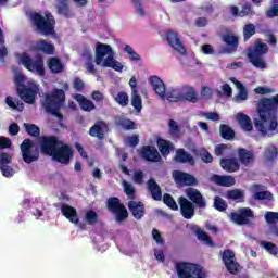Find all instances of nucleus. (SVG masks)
<instances>
[{
  "label": "nucleus",
  "mask_w": 278,
  "mask_h": 278,
  "mask_svg": "<svg viewBox=\"0 0 278 278\" xmlns=\"http://www.w3.org/2000/svg\"><path fill=\"white\" fill-rule=\"evenodd\" d=\"M258 119L254 127L263 138H273L278 134V93L270 98H261L256 103Z\"/></svg>",
  "instance_id": "obj_1"
},
{
  "label": "nucleus",
  "mask_w": 278,
  "mask_h": 278,
  "mask_svg": "<svg viewBox=\"0 0 278 278\" xmlns=\"http://www.w3.org/2000/svg\"><path fill=\"white\" fill-rule=\"evenodd\" d=\"M66 103V92L64 89H53L51 93H46L42 108L47 114H51L59 121H64V115L61 113L62 108Z\"/></svg>",
  "instance_id": "obj_2"
},
{
  "label": "nucleus",
  "mask_w": 278,
  "mask_h": 278,
  "mask_svg": "<svg viewBox=\"0 0 278 278\" xmlns=\"http://www.w3.org/2000/svg\"><path fill=\"white\" fill-rule=\"evenodd\" d=\"M266 53H268V45L262 42V40H256L253 48L248 50L247 58L252 66L261 71H266L268 67L266 59L264 58Z\"/></svg>",
  "instance_id": "obj_3"
},
{
  "label": "nucleus",
  "mask_w": 278,
  "mask_h": 278,
  "mask_svg": "<svg viewBox=\"0 0 278 278\" xmlns=\"http://www.w3.org/2000/svg\"><path fill=\"white\" fill-rule=\"evenodd\" d=\"M29 21L31 27L42 36H53L55 34V20L49 17V15L45 17L38 12H33L29 14Z\"/></svg>",
  "instance_id": "obj_4"
},
{
  "label": "nucleus",
  "mask_w": 278,
  "mask_h": 278,
  "mask_svg": "<svg viewBox=\"0 0 278 278\" xmlns=\"http://www.w3.org/2000/svg\"><path fill=\"white\" fill-rule=\"evenodd\" d=\"M149 84L152 86L154 92L160 97V99H167L170 103H179L181 100V91L173 89L166 93V85L164 80H161L157 76H151L149 78Z\"/></svg>",
  "instance_id": "obj_5"
},
{
  "label": "nucleus",
  "mask_w": 278,
  "mask_h": 278,
  "mask_svg": "<svg viewBox=\"0 0 278 278\" xmlns=\"http://www.w3.org/2000/svg\"><path fill=\"white\" fill-rule=\"evenodd\" d=\"M114 62V50H112V46L108 43L98 42L96 46L97 66H101L102 64L104 68H111Z\"/></svg>",
  "instance_id": "obj_6"
},
{
  "label": "nucleus",
  "mask_w": 278,
  "mask_h": 278,
  "mask_svg": "<svg viewBox=\"0 0 278 278\" xmlns=\"http://www.w3.org/2000/svg\"><path fill=\"white\" fill-rule=\"evenodd\" d=\"M20 62L24 65V67L27 71H30V73H37L40 77H45V58L42 54L37 53L35 55V60L29 58V54L23 53L20 55Z\"/></svg>",
  "instance_id": "obj_7"
},
{
  "label": "nucleus",
  "mask_w": 278,
  "mask_h": 278,
  "mask_svg": "<svg viewBox=\"0 0 278 278\" xmlns=\"http://www.w3.org/2000/svg\"><path fill=\"white\" fill-rule=\"evenodd\" d=\"M178 278H206L201 265L180 262L176 264Z\"/></svg>",
  "instance_id": "obj_8"
},
{
  "label": "nucleus",
  "mask_w": 278,
  "mask_h": 278,
  "mask_svg": "<svg viewBox=\"0 0 278 278\" xmlns=\"http://www.w3.org/2000/svg\"><path fill=\"white\" fill-rule=\"evenodd\" d=\"M106 208L114 214L116 223H123L129 218V211L117 197H111L106 200Z\"/></svg>",
  "instance_id": "obj_9"
},
{
  "label": "nucleus",
  "mask_w": 278,
  "mask_h": 278,
  "mask_svg": "<svg viewBox=\"0 0 278 278\" xmlns=\"http://www.w3.org/2000/svg\"><path fill=\"white\" fill-rule=\"evenodd\" d=\"M20 149L22 151V160L25 162V164L38 162L40 157V150L36 148V143L31 139H24Z\"/></svg>",
  "instance_id": "obj_10"
},
{
  "label": "nucleus",
  "mask_w": 278,
  "mask_h": 278,
  "mask_svg": "<svg viewBox=\"0 0 278 278\" xmlns=\"http://www.w3.org/2000/svg\"><path fill=\"white\" fill-rule=\"evenodd\" d=\"M230 220L235 225H251L255 220V213H253L251 207H241L237 212L230 213Z\"/></svg>",
  "instance_id": "obj_11"
},
{
  "label": "nucleus",
  "mask_w": 278,
  "mask_h": 278,
  "mask_svg": "<svg viewBox=\"0 0 278 278\" xmlns=\"http://www.w3.org/2000/svg\"><path fill=\"white\" fill-rule=\"evenodd\" d=\"M73 155V148L68 144L61 143L53 153L52 159L54 162H59V164H65V166H67V164H71Z\"/></svg>",
  "instance_id": "obj_12"
},
{
  "label": "nucleus",
  "mask_w": 278,
  "mask_h": 278,
  "mask_svg": "<svg viewBox=\"0 0 278 278\" xmlns=\"http://www.w3.org/2000/svg\"><path fill=\"white\" fill-rule=\"evenodd\" d=\"M62 144V141L55 136H43L40 141V149L43 155H52L55 153L56 149Z\"/></svg>",
  "instance_id": "obj_13"
},
{
  "label": "nucleus",
  "mask_w": 278,
  "mask_h": 278,
  "mask_svg": "<svg viewBox=\"0 0 278 278\" xmlns=\"http://www.w3.org/2000/svg\"><path fill=\"white\" fill-rule=\"evenodd\" d=\"M109 131L110 125H108V122L99 119L89 128V136L97 138V140H105V136H108Z\"/></svg>",
  "instance_id": "obj_14"
},
{
  "label": "nucleus",
  "mask_w": 278,
  "mask_h": 278,
  "mask_svg": "<svg viewBox=\"0 0 278 278\" xmlns=\"http://www.w3.org/2000/svg\"><path fill=\"white\" fill-rule=\"evenodd\" d=\"M17 94L25 101V103H28L29 105L34 104L36 102V96L38 94V86L34 85L31 87H26L25 85H21L17 88Z\"/></svg>",
  "instance_id": "obj_15"
},
{
  "label": "nucleus",
  "mask_w": 278,
  "mask_h": 278,
  "mask_svg": "<svg viewBox=\"0 0 278 278\" xmlns=\"http://www.w3.org/2000/svg\"><path fill=\"white\" fill-rule=\"evenodd\" d=\"M236 254L231 250H225L223 253V262L230 275H238L240 273V264L236 261Z\"/></svg>",
  "instance_id": "obj_16"
},
{
  "label": "nucleus",
  "mask_w": 278,
  "mask_h": 278,
  "mask_svg": "<svg viewBox=\"0 0 278 278\" xmlns=\"http://www.w3.org/2000/svg\"><path fill=\"white\" fill-rule=\"evenodd\" d=\"M139 155L146 162H162V155H160L157 148L153 146H143L139 151Z\"/></svg>",
  "instance_id": "obj_17"
},
{
  "label": "nucleus",
  "mask_w": 278,
  "mask_h": 278,
  "mask_svg": "<svg viewBox=\"0 0 278 278\" xmlns=\"http://www.w3.org/2000/svg\"><path fill=\"white\" fill-rule=\"evenodd\" d=\"M165 38L169 47H172L174 51H177V53H179L180 55H186L187 53L186 47L181 42V39L179 38V35L177 33L173 30H168L165 35Z\"/></svg>",
  "instance_id": "obj_18"
},
{
  "label": "nucleus",
  "mask_w": 278,
  "mask_h": 278,
  "mask_svg": "<svg viewBox=\"0 0 278 278\" xmlns=\"http://www.w3.org/2000/svg\"><path fill=\"white\" fill-rule=\"evenodd\" d=\"M173 179L175 184H178L180 186H197V178L181 170H174Z\"/></svg>",
  "instance_id": "obj_19"
},
{
  "label": "nucleus",
  "mask_w": 278,
  "mask_h": 278,
  "mask_svg": "<svg viewBox=\"0 0 278 278\" xmlns=\"http://www.w3.org/2000/svg\"><path fill=\"white\" fill-rule=\"evenodd\" d=\"M238 162L241 166H251L255 162V153L245 148L237 149Z\"/></svg>",
  "instance_id": "obj_20"
},
{
  "label": "nucleus",
  "mask_w": 278,
  "mask_h": 278,
  "mask_svg": "<svg viewBox=\"0 0 278 278\" xmlns=\"http://www.w3.org/2000/svg\"><path fill=\"white\" fill-rule=\"evenodd\" d=\"M186 194L190 202L197 205V207H206L207 204L205 203V198H203V194H201V191H199V189L189 187L186 189Z\"/></svg>",
  "instance_id": "obj_21"
},
{
  "label": "nucleus",
  "mask_w": 278,
  "mask_h": 278,
  "mask_svg": "<svg viewBox=\"0 0 278 278\" xmlns=\"http://www.w3.org/2000/svg\"><path fill=\"white\" fill-rule=\"evenodd\" d=\"M179 205L181 216L185 217L187 220H190L194 216V204L188 199L180 197Z\"/></svg>",
  "instance_id": "obj_22"
},
{
  "label": "nucleus",
  "mask_w": 278,
  "mask_h": 278,
  "mask_svg": "<svg viewBox=\"0 0 278 278\" xmlns=\"http://www.w3.org/2000/svg\"><path fill=\"white\" fill-rule=\"evenodd\" d=\"M33 49L34 51H36V53H45V55H55V46H53L46 39L38 40Z\"/></svg>",
  "instance_id": "obj_23"
},
{
  "label": "nucleus",
  "mask_w": 278,
  "mask_h": 278,
  "mask_svg": "<svg viewBox=\"0 0 278 278\" xmlns=\"http://www.w3.org/2000/svg\"><path fill=\"white\" fill-rule=\"evenodd\" d=\"M61 212L63 216L70 220L73 225H79V215L77 214V208L73 207L66 203L61 206Z\"/></svg>",
  "instance_id": "obj_24"
},
{
  "label": "nucleus",
  "mask_w": 278,
  "mask_h": 278,
  "mask_svg": "<svg viewBox=\"0 0 278 278\" xmlns=\"http://www.w3.org/2000/svg\"><path fill=\"white\" fill-rule=\"evenodd\" d=\"M174 160L178 164H189L190 166H194V164H197L194 156L188 153L184 148L176 150Z\"/></svg>",
  "instance_id": "obj_25"
},
{
  "label": "nucleus",
  "mask_w": 278,
  "mask_h": 278,
  "mask_svg": "<svg viewBox=\"0 0 278 278\" xmlns=\"http://www.w3.org/2000/svg\"><path fill=\"white\" fill-rule=\"evenodd\" d=\"M219 164L226 173H238L240 170V162L237 157L222 159Z\"/></svg>",
  "instance_id": "obj_26"
},
{
  "label": "nucleus",
  "mask_w": 278,
  "mask_h": 278,
  "mask_svg": "<svg viewBox=\"0 0 278 278\" xmlns=\"http://www.w3.org/2000/svg\"><path fill=\"white\" fill-rule=\"evenodd\" d=\"M180 96L182 101H188L189 103H197V101H199L197 91L192 86H188V85L182 86L180 90Z\"/></svg>",
  "instance_id": "obj_27"
},
{
  "label": "nucleus",
  "mask_w": 278,
  "mask_h": 278,
  "mask_svg": "<svg viewBox=\"0 0 278 278\" xmlns=\"http://www.w3.org/2000/svg\"><path fill=\"white\" fill-rule=\"evenodd\" d=\"M128 210L129 212H131L134 218H136V220H140V218H142V216H144V203L142 202H136L134 200L128 202Z\"/></svg>",
  "instance_id": "obj_28"
},
{
  "label": "nucleus",
  "mask_w": 278,
  "mask_h": 278,
  "mask_svg": "<svg viewBox=\"0 0 278 278\" xmlns=\"http://www.w3.org/2000/svg\"><path fill=\"white\" fill-rule=\"evenodd\" d=\"M74 99L75 101H77L83 112H92V110H97V105H94V102H92L91 100H88L81 93H76L74 96Z\"/></svg>",
  "instance_id": "obj_29"
},
{
  "label": "nucleus",
  "mask_w": 278,
  "mask_h": 278,
  "mask_svg": "<svg viewBox=\"0 0 278 278\" xmlns=\"http://www.w3.org/2000/svg\"><path fill=\"white\" fill-rule=\"evenodd\" d=\"M212 181L216 184L217 186H223L225 188H231V186H235L236 178L232 176H220V175H213Z\"/></svg>",
  "instance_id": "obj_30"
},
{
  "label": "nucleus",
  "mask_w": 278,
  "mask_h": 278,
  "mask_svg": "<svg viewBox=\"0 0 278 278\" xmlns=\"http://www.w3.org/2000/svg\"><path fill=\"white\" fill-rule=\"evenodd\" d=\"M148 190L154 201H160L162 199V188L155 179L150 178L148 180Z\"/></svg>",
  "instance_id": "obj_31"
},
{
  "label": "nucleus",
  "mask_w": 278,
  "mask_h": 278,
  "mask_svg": "<svg viewBox=\"0 0 278 278\" xmlns=\"http://www.w3.org/2000/svg\"><path fill=\"white\" fill-rule=\"evenodd\" d=\"M223 42L228 47V53H233V51H237L239 39L237 36L225 34L222 36Z\"/></svg>",
  "instance_id": "obj_32"
},
{
  "label": "nucleus",
  "mask_w": 278,
  "mask_h": 278,
  "mask_svg": "<svg viewBox=\"0 0 278 278\" xmlns=\"http://www.w3.org/2000/svg\"><path fill=\"white\" fill-rule=\"evenodd\" d=\"M156 147L161 153V155L166 156L170 155V151L175 149V146L166 139L157 138L156 140Z\"/></svg>",
  "instance_id": "obj_33"
},
{
  "label": "nucleus",
  "mask_w": 278,
  "mask_h": 278,
  "mask_svg": "<svg viewBox=\"0 0 278 278\" xmlns=\"http://www.w3.org/2000/svg\"><path fill=\"white\" fill-rule=\"evenodd\" d=\"M48 68L54 75H58V73H64V63L60 58L52 56L48 60Z\"/></svg>",
  "instance_id": "obj_34"
},
{
  "label": "nucleus",
  "mask_w": 278,
  "mask_h": 278,
  "mask_svg": "<svg viewBox=\"0 0 278 278\" xmlns=\"http://www.w3.org/2000/svg\"><path fill=\"white\" fill-rule=\"evenodd\" d=\"M238 123L243 129V131H253V122L251 121V117L244 113H239L237 115Z\"/></svg>",
  "instance_id": "obj_35"
},
{
  "label": "nucleus",
  "mask_w": 278,
  "mask_h": 278,
  "mask_svg": "<svg viewBox=\"0 0 278 278\" xmlns=\"http://www.w3.org/2000/svg\"><path fill=\"white\" fill-rule=\"evenodd\" d=\"M58 14L65 16V18H73V12L68 7V0H59L56 4Z\"/></svg>",
  "instance_id": "obj_36"
},
{
  "label": "nucleus",
  "mask_w": 278,
  "mask_h": 278,
  "mask_svg": "<svg viewBox=\"0 0 278 278\" xmlns=\"http://www.w3.org/2000/svg\"><path fill=\"white\" fill-rule=\"evenodd\" d=\"M219 136L223 140H233L236 138V131L227 124H220Z\"/></svg>",
  "instance_id": "obj_37"
},
{
  "label": "nucleus",
  "mask_w": 278,
  "mask_h": 278,
  "mask_svg": "<svg viewBox=\"0 0 278 278\" xmlns=\"http://www.w3.org/2000/svg\"><path fill=\"white\" fill-rule=\"evenodd\" d=\"M194 233L198 238V240H201V242H205L208 247H214V241L212 240V237L207 235V232L203 231L200 227H197L194 230Z\"/></svg>",
  "instance_id": "obj_38"
},
{
  "label": "nucleus",
  "mask_w": 278,
  "mask_h": 278,
  "mask_svg": "<svg viewBox=\"0 0 278 278\" xmlns=\"http://www.w3.org/2000/svg\"><path fill=\"white\" fill-rule=\"evenodd\" d=\"M230 81H232V84H235V86H237V88H239L240 90L238 93V99L240 101H247V99H249V93L247 92L244 85H242V83L236 79L235 77H231Z\"/></svg>",
  "instance_id": "obj_39"
},
{
  "label": "nucleus",
  "mask_w": 278,
  "mask_h": 278,
  "mask_svg": "<svg viewBox=\"0 0 278 278\" xmlns=\"http://www.w3.org/2000/svg\"><path fill=\"white\" fill-rule=\"evenodd\" d=\"M24 129L31 138H40V127L36 124L24 123Z\"/></svg>",
  "instance_id": "obj_40"
},
{
  "label": "nucleus",
  "mask_w": 278,
  "mask_h": 278,
  "mask_svg": "<svg viewBox=\"0 0 278 278\" xmlns=\"http://www.w3.org/2000/svg\"><path fill=\"white\" fill-rule=\"evenodd\" d=\"M169 135L172 138H180L181 137V126L175 122V119H169L168 122Z\"/></svg>",
  "instance_id": "obj_41"
},
{
  "label": "nucleus",
  "mask_w": 278,
  "mask_h": 278,
  "mask_svg": "<svg viewBox=\"0 0 278 278\" xmlns=\"http://www.w3.org/2000/svg\"><path fill=\"white\" fill-rule=\"evenodd\" d=\"M116 125L117 127H122L125 131H134L136 129V123L127 118L117 121Z\"/></svg>",
  "instance_id": "obj_42"
},
{
  "label": "nucleus",
  "mask_w": 278,
  "mask_h": 278,
  "mask_svg": "<svg viewBox=\"0 0 278 278\" xmlns=\"http://www.w3.org/2000/svg\"><path fill=\"white\" fill-rule=\"evenodd\" d=\"M114 101H116L121 108H127V105H129V94L125 91H119L115 96Z\"/></svg>",
  "instance_id": "obj_43"
},
{
  "label": "nucleus",
  "mask_w": 278,
  "mask_h": 278,
  "mask_svg": "<svg viewBox=\"0 0 278 278\" xmlns=\"http://www.w3.org/2000/svg\"><path fill=\"white\" fill-rule=\"evenodd\" d=\"M227 198L232 201H239V203H244V192L240 189L228 191Z\"/></svg>",
  "instance_id": "obj_44"
},
{
  "label": "nucleus",
  "mask_w": 278,
  "mask_h": 278,
  "mask_svg": "<svg viewBox=\"0 0 278 278\" xmlns=\"http://www.w3.org/2000/svg\"><path fill=\"white\" fill-rule=\"evenodd\" d=\"M163 203L174 212H177V210H179V205H177V202H175V199L173 198V195H170V193H164Z\"/></svg>",
  "instance_id": "obj_45"
},
{
  "label": "nucleus",
  "mask_w": 278,
  "mask_h": 278,
  "mask_svg": "<svg viewBox=\"0 0 278 278\" xmlns=\"http://www.w3.org/2000/svg\"><path fill=\"white\" fill-rule=\"evenodd\" d=\"M261 247L269 253V255H278V248L277 244L270 241H261Z\"/></svg>",
  "instance_id": "obj_46"
},
{
  "label": "nucleus",
  "mask_w": 278,
  "mask_h": 278,
  "mask_svg": "<svg viewBox=\"0 0 278 278\" xmlns=\"http://www.w3.org/2000/svg\"><path fill=\"white\" fill-rule=\"evenodd\" d=\"M85 220L89 225H97V223H99V215L94 210H89L85 214Z\"/></svg>",
  "instance_id": "obj_47"
},
{
  "label": "nucleus",
  "mask_w": 278,
  "mask_h": 278,
  "mask_svg": "<svg viewBox=\"0 0 278 278\" xmlns=\"http://www.w3.org/2000/svg\"><path fill=\"white\" fill-rule=\"evenodd\" d=\"M131 105L135 108L136 112H141L142 110V97L138 94V91L131 93Z\"/></svg>",
  "instance_id": "obj_48"
},
{
  "label": "nucleus",
  "mask_w": 278,
  "mask_h": 278,
  "mask_svg": "<svg viewBox=\"0 0 278 278\" xmlns=\"http://www.w3.org/2000/svg\"><path fill=\"white\" fill-rule=\"evenodd\" d=\"M124 51L125 53H127L128 58L132 61V62H140V60H142L140 58V54H138L136 51H134V48L129 45H126L124 47Z\"/></svg>",
  "instance_id": "obj_49"
},
{
  "label": "nucleus",
  "mask_w": 278,
  "mask_h": 278,
  "mask_svg": "<svg viewBox=\"0 0 278 278\" xmlns=\"http://www.w3.org/2000/svg\"><path fill=\"white\" fill-rule=\"evenodd\" d=\"M123 186H124V192L127 195V198L136 199V189L134 188V185L127 182V180H124Z\"/></svg>",
  "instance_id": "obj_50"
},
{
  "label": "nucleus",
  "mask_w": 278,
  "mask_h": 278,
  "mask_svg": "<svg viewBox=\"0 0 278 278\" xmlns=\"http://www.w3.org/2000/svg\"><path fill=\"white\" fill-rule=\"evenodd\" d=\"M214 207L217 210V212H225L228 207L227 202L220 198V197H215L214 198Z\"/></svg>",
  "instance_id": "obj_51"
},
{
  "label": "nucleus",
  "mask_w": 278,
  "mask_h": 278,
  "mask_svg": "<svg viewBox=\"0 0 278 278\" xmlns=\"http://www.w3.org/2000/svg\"><path fill=\"white\" fill-rule=\"evenodd\" d=\"M255 201H273L270 191H258L254 193Z\"/></svg>",
  "instance_id": "obj_52"
},
{
  "label": "nucleus",
  "mask_w": 278,
  "mask_h": 278,
  "mask_svg": "<svg viewBox=\"0 0 278 278\" xmlns=\"http://www.w3.org/2000/svg\"><path fill=\"white\" fill-rule=\"evenodd\" d=\"M252 36H255V24H247L243 27V40H249Z\"/></svg>",
  "instance_id": "obj_53"
},
{
  "label": "nucleus",
  "mask_w": 278,
  "mask_h": 278,
  "mask_svg": "<svg viewBox=\"0 0 278 278\" xmlns=\"http://www.w3.org/2000/svg\"><path fill=\"white\" fill-rule=\"evenodd\" d=\"M125 144L126 147H138V144H140V138L138 135L128 136L125 139Z\"/></svg>",
  "instance_id": "obj_54"
},
{
  "label": "nucleus",
  "mask_w": 278,
  "mask_h": 278,
  "mask_svg": "<svg viewBox=\"0 0 278 278\" xmlns=\"http://www.w3.org/2000/svg\"><path fill=\"white\" fill-rule=\"evenodd\" d=\"M200 157L202 162H204V164H212V162H214V157L212 156L210 151H207L206 149H202L200 151Z\"/></svg>",
  "instance_id": "obj_55"
},
{
  "label": "nucleus",
  "mask_w": 278,
  "mask_h": 278,
  "mask_svg": "<svg viewBox=\"0 0 278 278\" xmlns=\"http://www.w3.org/2000/svg\"><path fill=\"white\" fill-rule=\"evenodd\" d=\"M253 14H255V12H253V8L251 7V3H245L240 13L239 16L244 17V16H253Z\"/></svg>",
  "instance_id": "obj_56"
},
{
  "label": "nucleus",
  "mask_w": 278,
  "mask_h": 278,
  "mask_svg": "<svg viewBox=\"0 0 278 278\" xmlns=\"http://www.w3.org/2000/svg\"><path fill=\"white\" fill-rule=\"evenodd\" d=\"M265 220L268 223V225H275L278 220V213L277 212H267L265 214Z\"/></svg>",
  "instance_id": "obj_57"
},
{
  "label": "nucleus",
  "mask_w": 278,
  "mask_h": 278,
  "mask_svg": "<svg viewBox=\"0 0 278 278\" xmlns=\"http://www.w3.org/2000/svg\"><path fill=\"white\" fill-rule=\"evenodd\" d=\"M265 156L267 157V160H275V157H277V147L271 146L265 149Z\"/></svg>",
  "instance_id": "obj_58"
},
{
  "label": "nucleus",
  "mask_w": 278,
  "mask_h": 278,
  "mask_svg": "<svg viewBox=\"0 0 278 278\" xmlns=\"http://www.w3.org/2000/svg\"><path fill=\"white\" fill-rule=\"evenodd\" d=\"M254 92L256 94H275V89L270 88V87H262L258 86L254 89Z\"/></svg>",
  "instance_id": "obj_59"
},
{
  "label": "nucleus",
  "mask_w": 278,
  "mask_h": 278,
  "mask_svg": "<svg viewBox=\"0 0 278 278\" xmlns=\"http://www.w3.org/2000/svg\"><path fill=\"white\" fill-rule=\"evenodd\" d=\"M8 164H12V155L5 152L0 153V166H8Z\"/></svg>",
  "instance_id": "obj_60"
},
{
  "label": "nucleus",
  "mask_w": 278,
  "mask_h": 278,
  "mask_svg": "<svg viewBox=\"0 0 278 278\" xmlns=\"http://www.w3.org/2000/svg\"><path fill=\"white\" fill-rule=\"evenodd\" d=\"M0 170L3 175V177H14V169L9 165H2L0 166Z\"/></svg>",
  "instance_id": "obj_61"
},
{
  "label": "nucleus",
  "mask_w": 278,
  "mask_h": 278,
  "mask_svg": "<svg viewBox=\"0 0 278 278\" xmlns=\"http://www.w3.org/2000/svg\"><path fill=\"white\" fill-rule=\"evenodd\" d=\"M228 149H229V146L225 143H220L215 147L214 153L217 157H220V155H225V151H227Z\"/></svg>",
  "instance_id": "obj_62"
},
{
  "label": "nucleus",
  "mask_w": 278,
  "mask_h": 278,
  "mask_svg": "<svg viewBox=\"0 0 278 278\" xmlns=\"http://www.w3.org/2000/svg\"><path fill=\"white\" fill-rule=\"evenodd\" d=\"M267 18H275V16H278V4L273 3L271 8H269L266 11Z\"/></svg>",
  "instance_id": "obj_63"
},
{
  "label": "nucleus",
  "mask_w": 278,
  "mask_h": 278,
  "mask_svg": "<svg viewBox=\"0 0 278 278\" xmlns=\"http://www.w3.org/2000/svg\"><path fill=\"white\" fill-rule=\"evenodd\" d=\"M73 88L76 89L77 92H81V90L86 88V85L84 84V80H81V78L76 77L74 78Z\"/></svg>",
  "instance_id": "obj_64"
}]
</instances>
